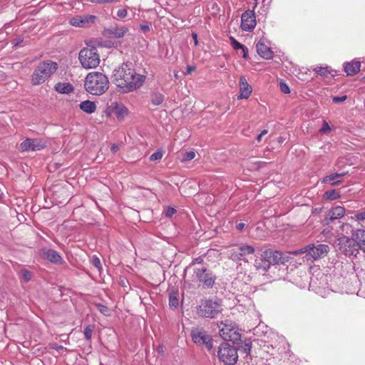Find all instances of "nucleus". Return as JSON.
<instances>
[{"mask_svg": "<svg viewBox=\"0 0 365 365\" xmlns=\"http://www.w3.org/2000/svg\"><path fill=\"white\" fill-rule=\"evenodd\" d=\"M145 80V76L137 73L128 63H123L116 68L112 76L113 83L122 89L123 93H130L139 88Z\"/></svg>", "mask_w": 365, "mask_h": 365, "instance_id": "1", "label": "nucleus"}, {"mask_svg": "<svg viewBox=\"0 0 365 365\" xmlns=\"http://www.w3.org/2000/svg\"><path fill=\"white\" fill-rule=\"evenodd\" d=\"M84 86L87 92L92 95L100 96L109 88L108 77L101 72H91L85 79Z\"/></svg>", "mask_w": 365, "mask_h": 365, "instance_id": "2", "label": "nucleus"}, {"mask_svg": "<svg viewBox=\"0 0 365 365\" xmlns=\"http://www.w3.org/2000/svg\"><path fill=\"white\" fill-rule=\"evenodd\" d=\"M58 69L57 63L48 60L41 62L33 72L31 82L34 86L43 83Z\"/></svg>", "mask_w": 365, "mask_h": 365, "instance_id": "3", "label": "nucleus"}, {"mask_svg": "<svg viewBox=\"0 0 365 365\" xmlns=\"http://www.w3.org/2000/svg\"><path fill=\"white\" fill-rule=\"evenodd\" d=\"M329 252V247L327 245L319 244L314 246L309 244L304 247L292 252L294 255L306 253L307 260H317L326 256Z\"/></svg>", "mask_w": 365, "mask_h": 365, "instance_id": "4", "label": "nucleus"}, {"mask_svg": "<svg viewBox=\"0 0 365 365\" xmlns=\"http://www.w3.org/2000/svg\"><path fill=\"white\" fill-rule=\"evenodd\" d=\"M222 311V305L218 299L205 300L197 307V314L207 318H215Z\"/></svg>", "mask_w": 365, "mask_h": 365, "instance_id": "5", "label": "nucleus"}, {"mask_svg": "<svg viewBox=\"0 0 365 365\" xmlns=\"http://www.w3.org/2000/svg\"><path fill=\"white\" fill-rule=\"evenodd\" d=\"M78 58L82 66L87 69L96 68L100 63L99 54L95 47L81 50Z\"/></svg>", "mask_w": 365, "mask_h": 365, "instance_id": "6", "label": "nucleus"}, {"mask_svg": "<svg viewBox=\"0 0 365 365\" xmlns=\"http://www.w3.org/2000/svg\"><path fill=\"white\" fill-rule=\"evenodd\" d=\"M262 257L264 259L262 264H256L255 266L257 269H262L263 271H267L270 264H284L287 261L283 254L277 250H267L264 252Z\"/></svg>", "mask_w": 365, "mask_h": 365, "instance_id": "7", "label": "nucleus"}, {"mask_svg": "<svg viewBox=\"0 0 365 365\" xmlns=\"http://www.w3.org/2000/svg\"><path fill=\"white\" fill-rule=\"evenodd\" d=\"M193 281L198 282L204 288L212 287L216 277L206 267H197L193 269Z\"/></svg>", "mask_w": 365, "mask_h": 365, "instance_id": "8", "label": "nucleus"}, {"mask_svg": "<svg viewBox=\"0 0 365 365\" xmlns=\"http://www.w3.org/2000/svg\"><path fill=\"white\" fill-rule=\"evenodd\" d=\"M218 356L227 365H234L238 358L235 348L227 343L220 344L218 350Z\"/></svg>", "mask_w": 365, "mask_h": 365, "instance_id": "9", "label": "nucleus"}, {"mask_svg": "<svg viewBox=\"0 0 365 365\" xmlns=\"http://www.w3.org/2000/svg\"><path fill=\"white\" fill-rule=\"evenodd\" d=\"M339 250L344 252L346 255H356L359 252L357 243L354 240V239L351 237V238H349L347 237H341L339 239Z\"/></svg>", "mask_w": 365, "mask_h": 365, "instance_id": "10", "label": "nucleus"}, {"mask_svg": "<svg viewBox=\"0 0 365 365\" xmlns=\"http://www.w3.org/2000/svg\"><path fill=\"white\" fill-rule=\"evenodd\" d=\"M220 329V335L225 341L236 343L240 340V334L235 327L230 323L222 324Z\"/></svg>", "mask_w": 365, "mask_h": 365, "instance_id": "11", "label": "nucleus"}, {"mask_svg": "<svg viewBox=\"0 0 365 365\" xmlns=\"http://www.w3.org/2000/svg\"><path fill=\"white\" fill-rule=\"evenodd\" d=\"M46 147V142L38 138H26L19 145L21 152L37 151Z\"/></svg>", "mask_w": 365, "mask_h": 365, "instance_id": "12", "label": "nucleus"}, {"mask_svg": "<svg viewBox=\"0 0 365 365\" xmlns=\"http://www.w3.org/2000/svg\"><path fill=\"white\" fill-rule=\"evenodd\" d=\"M97 19L94 15L86 14L73 16L69 19L71 25L76 27L86 28L93 24Z\"/></svg>", "mask_w": 365, "mask_h": 365, "instance_id": "13", "label": "nucleus"}, {"mask_svg": "<svg viewBox=\"0 0 365 365\" xmlns=\"http://www.w3.org/2000/svg\"><path fill=\"white\" fill-rule=\"evenodd\" d=\"M192 341L198 345H205L207 349L212 348V342L210 336L202 330H193L191 334Z\"/></svg>", "mask_w": 365, "mask_h": 365, "instance_id": "14", "label": "nucleus"}, {"mask_svg": "<svg viewBox=\"0 0 365 365\" xmlns=\"http://www.w3.org/2000/svg\"><path fill=\"white\" fill-rule=\"evenodd\" d=\"M256 26V18L255 13L251 10H247L242 14L241 28L243 31H251Z\"/></svg>", "mask_w": 365, "mask_h": 365, "instance_id": "15", "label": "nucleus"}, {"mask_svg": "<svg viewBox=\"0 0 365 365\" xmlns=\"http://www.w3.org/2000/svg\"><path fill=\"white\" fill-rule=\"evenodd\" d=\"M109 109L119 120L123 119L128 115V109L120 102H113L109 106Z\"/></svg>", "mask_w": 365, "mask_h": 365, "instance_id": "16", "label": "nucleus"}, {"mask_svg": "<svg viewBox=\"0 0 365 365\" xmlns=\"http://www.w3.org/2000/svg\"><path fill=\"white\" fill-rule=\"evenodd\" d=\"M128 31V29L126 26H113L109 29H105L104 35L108 38H122Z\"/></svg>", "mask_w": 365, "mask_h": 365, "instance_id": "17", "label": "nucleus"}, {"mask_svg": "<svg viewBox=\"0 0 365 365\" xmlns=\"http://www.w3.org/2000/svg\"><path fill=\"white\" fill-rule=\"evenodd\" d=\"M252 87L247 83L245 76H241L240 78V91L238 99H247L249 98L252 93Z\"/></svg>", "mask_w": 365, "mask_h": 365, "instance_id": "18", "label": "nucleus"}, {"mask_svg": "<svg viewBox=\"0 0 365 365\" xmlns=\"http://www.w3.org/2000/svg\"><path fill=\"white\" fill-rule=\"evenodd\" d=\"M351 237L357 243L358 250L360 249L365 253V230L357 229L354 230Z\"/></svg>", "mask_w": 365, "mask_h": 365, "instance_id": "19", "label": "nucleus"}, {"mask_svg": "<svg viewBox=\"0 0 365 365\" xmlns=\"http://www.w3.org/2000/svg\"><path fill=\"white\" fill-rule=\"evenodd\" d=\"M257 53L264 58L270 59L272 58V51L271 49L260 40L256 45Z\"/></svg>", "mask_w": 365, "mask_h": 365, "instance_id": "20", "label": "nucleus"}, {"mask_svg": "<svg viewBox=\"0 0 365 365\" xmlns=\"http://www.w3.org/2000/svg\"><path fill=\"white\" fill-rule=\"evenodd\" d=\"M345 214V209L341 206H336L331 209L326 217L327 221H333L334 220L341 218Z\"/></svg>", "mask_w": 365, "mask_h": 365, "instance_id": "21", "label": "nucleus"}, {"mask_svg": "<svg viewBox=\"0 0 365 365\" xmlns=\"http://www.w3.org/2000/svg\"><path fill=\"white\" fill-rule=\"evenodd\" d=\"M361 63L359 61H352L344 63V71L348 76L355 75L360 71Z\"/></svg>", "mask_w": 365, "mask_h": 365, "instance_id": "22", "label": "nucleus"}, {"mask_svg": "<svg viewBox=\"0 0 365 365\" xmlns=\"http://www.w3.org/2000/svg\"><path fill=\"white\" fill-rule=\"evenodd\" d=\"M46 258L53 263L61 264L63 262L62 257L60 255L53 250H48L45 254Z\"/></svg>", "mask_w": 365, "mask_h": 365, "instance_id": "23", "label": "nucleus"}, {"mask_svg": "<svg viewBox=\"0 0 365 365\" xmlns=\"http://www.w3.org/2000/svg\"><path fill=\"white\" fill-rule=\"evenodd\" d=\"M80 108L87 113H93L96 110V106L94 102L90 101H84L79 105Z\"/></svg>", "mask_w": 365, "mask_h": 365, "instance_id": "24", "label": "nucleus"}, {"mask_svg": "<svg viewBox=\"0 0 365 365\" xmlns=\"http://www.w3.org/2000/svg\"><path fill=\"white\" fill-rule=\"evenodd\" d=\"M55 90L60 93H70L73 87L69 83H58L55 85Z\"/></svg>", "mask_w": 365, "mask_h": 365, "instance_id": "25", "label": "nucleus"}, {"mask_svg": "<svg viewBox=\"0 0 365 365\" xmlns=\"http://www.w3.org/2000/svg\"><path fill=\"white\" fill-rule=\"evenodd\" d=\"M344 175H345L344 173H334V174L329 175L328 176H326L324 178L323 182H325V183H328L329 182L331 185H338L341 182V180H337V179L339 178L343 177Z\"/></svg>", "mask_w": 365, "mask_h": 365, "instance_id": "26", "label": "nucleus"}, {"mask_svg": "<svg viewBox=\"0 0 365 365\" xmlns=\"http://www.w3.org/2000/svg\"><path fill=\"white\" fill-rule=\"evenodd\" d=\"M240 255L242 257V260L244 257L247 255L253 254L255 252V248L250 245H245L239 247Z\"/></svg>", "mask_w": 365, "mask_h": 365, "instance_id": "27", "label": "nucleus"}, {"mask_svg": "<svg viewBox=\"0 0 365 365\" xmlns=\"http://www.w3.org/2000/svg\"><path fill=\"white\" fill-rule=\"evenodd\" d=\"M164 100V96L160 93H155L152 95L151 101L155 106L160 105Z\"/></svg>", "mask_w": 365, "mask_h": 365, "instance_id": "28", "label": "nucleus"}, {"mask_svg": "<svg viewBox=\"0 0 365 365\" xmlns=\"http://www.w3.org/2000/svg\"><path fill=\"white\" fill-rule=\"evenodd\" d=\"M19 274H20V277L21 278V279L24 282H29L31 278H32V273L31 272L27 270V269H21L20 272H19Z\"/></svg>", "mask_w": 365, "mask_h": 365, "instance_id": "29", "label": "nucleus"}, {"mask_svg": "<svg viewBox=\"0 0 365 365\" xmlns=\"http://www.w3.org/2000/svg\"><path fill=\"white\" fill-rule=\"evenodd\" d=\"M324 196L327 199H329V200H336V199L339 198L340 197V195L335 190H331L327 191L324 193Z\"/></svg>", "mask_w": 365, "mask_h": 365, "instance_id": "30", "label": "nucleus"}, {"mask_svg": "<svg viewBox=\"0 0 365 365\" xmlns=\"http://www.w3.org/2000/svg\"><path fill=\"white\" fill-rule=\"evenodd\" d=\"M240 253L239 247L237 249H232L229 251V256L233 260H242Z\"/></svg>", "mask_w": 365, "mask_h": 365, "instance_id": "31", "label": "nucleus"}, {"mask_svg": "<svg viewBox=\"0 0 365 365\" xmlns=\"http://www.w3.org/2000/svg\"><path fill=\"white\" fill-rule=\"evenodd\" d=\"M314 71L322 76H327L328 74L330 73V71L327 67H317L314 68Z\"/></svg>", "mask_w": 365, "mask_h": 365, "instance_id": "32", "label": "nucleus"}, {"mask_svg": "<svg viewBox=\"0 0 365 365\" xmlns=\"http://www.w3.org/2000/svg\"><path fill=\"white\" fill-rule=\"evenodd\" d=\"M93 330L94 326L88 325L85 328L83 333L86 340L89 341L91 339Z\"/></svg>", "mask_w": 365, "mask_h": 365, "instance_id": "33", "label": "nucleus"}, {"mask_svg": "<svg viewBox=\"0 0 365 365\" xmlns=\"http://www.w3.org/2000/svg\"><path fill=\"white\" fill-rule=\"evenodd\" d=\"M230 41L232 46L234 49H244V45L241 44L240 42H238L234 37L230 36Z\"/></svg>", "mask_w": 365, "mask_h": 365, "instance_id": "34", "label": "nucleus"}, {"mask_svg": "<svg viewBox=\"0 0 365 365\" xmlns=\"http://www.w3.org/2000/svg\"><path fill=\"white\" fill-rule=\"evenodd\" d=\"M169 304L172 307H177L178 306V299L175 294H171L169 297Z\"/></svg>", "mask_w": 365, "mask_h": 365, "instance_id": "35", "label": "nucleus"}, {"mask_svg": "<svg viewBox=\"0 0 365 365\" xmlns=\"http://www.w3.org/2000/svg\"><path fill=\"white\" fill-rule=\"evenodd\" d=\"M279 88L283 93L287 94L290 93L289 87L282 81L279 82Z\"/></svg>", "mask_w": 365, "mask_h": 365, "instance_id": "36", "label": "nucleus"}, {"mask_svg": "<svg viewBox=\"0 0 365 365\" xmlns=\"http://www.w3.org/2000/svg\"><path fill=\"white\" fill-rule=\"evenodd\" d=\"M195 157V153L194 151L186 152L183 154L182 160L184 161H189L192 160Z\"/></svg>", "mask_w": 365, "mask_h": 365, "instance_id": "37", "label": "nucleus"}, {"mask_svg": "<svg viewBox=\"0 0 365 365\" xmlns=\"http://www.w3.org/2000/svg\"><path fill=\"white\" fill-rule=\"evenodd\" d=\"M96 307L98 310L103 314L106 316L109 314V309L106 306L98 304L96 305Z\"/></svg>", "mask_w": 365, "mask_h": 365, "instance_id": "38", "label": "nucleus"}, {"mask_svg": "<svg viewBox=\"0 0 365 365\" xmlns=\"http://www.w3.org/2000/svg\"><path fill=\"white\" fill-rule=\"evenodd\" d=\"M92 264L94 267H96L99 271L101 269H102V267H101V260L100 259L96 257V256H93L92 257Z\"/></svg>", "mask_w": 365, "mask_h": 365, "instance_id": "39", "label": "nucleus"}, {"mask_svg": "<svg viewBox=\"0 0 365 365\" xmlns=\"http://www.w3.org/2000/svg\"><path fill=\"white\" fill-rule=\"evenodd\" d=\"M162 157H163V153L161 151H156L150 155V160L151 161H155V160L161 159Z\"/></svg>", "mask_w": 365, "mask_h": 365, "instance_id": "40", "label": "nucleus"}, {"mask_svg": "<svg viewBox=\"0 0 365 365\" xmlns=\"http://www.w3.org/2000/svg\"><path fill=\"white\" fill-rule=\"evenodd\" d=\"M331 130V128L327 121H324L322 127L319 130L320 133H327Z\"/></svg>", "mask_w": 365, "mask_h": 365, "instance_id": "41", "label": "nucleus"}, {"mask_svg": "<svg viewBox=\"0 0 365 365\" xmlns=\"http://www.w3.org/2000/svg\"><path fill=\"white\" fill-rule=\"evenodd\" d=\"M176 212V210L173 207H168L165 212V215L168 217H171Z\"/></svg>", "mask_w": 365, "mask_h": 365, "instance_id": "42", "label": "nucleus"}, {"mask_svg": "<svg viewBox=\"0 0 365 365\" xmlns=\"http://www.w3.org/2000/svg\"><path fill=\"white\" fill-rule=\"evenodd\" d=\"M346 99V96H335L332 98V101L335 103H339L344 102Z\"/></svg>", "mask_w": 365, "mask_h": 365, "instance_id": "43", "label": "nucleus"}, {"mask_svg": "<svg viewBox=\"0 0 365 365\" xmlns=\"http://www.w3.org/2000/svg\"><path fill=\"white\" fill-rule=\"evenodd\" d=\"M127 10L125 9H120L117 11V16L119 18H125L127 16Z\"/></svg>", "mask_w": 365, "mask_h": 365, "instance_id": "44", "label": "nucleus"}, {"mask_svg": "<svg viewBox=\"0 0 365 365\" xmlns=\"http://www.w3.org/2000/svg\"><path fill=\"white\" fill-rule=\"evenodd\" d=\"M355 219L359 221H364L365 220V212H361L356 213L354 216Z\"/></svg>", "mask_w": 365, "mask_h": 365, "instance_id": "45", "label": "nucleus"}, {"mask_svg": "<svg viewBox=\"0 0 365 365\" xmlns=\"http://www.w3.org/2000/svg\"><path fill=\"white\" fill-rule=\"evenodd\" d=\"M140 29L141 30L143 31V32H148L150 31V26L149 24H141L140 25Z\"/></svg>", "mask_w": 365, "mask_h": 365, "instance_id": "46", "label": "nucleus"}, {"mask_svg": "<svg viewBox=\"0 0 365 365\" xmlns=\"http://www.w3.org/2000/svg\"><path fill=\"white\" fill-rule=\"evenodd\" d=\"M119 0H96L98 1V4H108V3H113L117 2Z\"/></svg>", "mask_w": 365, "mask_h": 365, "instance_id": "47", "label": "nucleus"}, {"mask_svg": "<svg viewBox=\"0 0 365 365\" xmlns=\"http://www.w3.org/2000/svg\"><path fill=\"white\" fill-rule=\"evenodd\" d=\"M195 66H188L187 67V71H186V73L187 74H190L193 71H195Z\"/></svg>", "mask_w": 365, "mask_h": 365, "instance_id": "48", "label": "nucleus"}, {"mask_svg": "<svg viewBox=\"0 0 365 365\" xmlns=\"http://www.w3.org/2000/svg\"><path fill=\"white\" fill-rule=\"evenodd\" d=\"M118 149H119L118 145H115V144L112 145L111 148H110L111 151L113 153H116L118 150Z\"/></svg>", "mask_w": 365, "mask_h": 365, "instance_id": "49", "label": "nucleus"}, {"mask_svg": "<svg viewBox=\"0 0 365 365\" xmlns=\"http://www.w3.org/2000/svg\"><path fill=\"white\" fill-rule=\"evenodd\" d=\"M245 226V223L240 222V223H238L237 225V228L238 230L241 231V230H242L244 229Z\"/></svg>", "mask_w": 365, "mask_h": 365, "instance_id": "50", "label": "nucleus"}, {"mask_svg": "<svg viewBox=\"0 0 365 365\" xmlns=\"http://www.w3.org/2000/svg\"><path fill=\"white\" fill-rule=\"evenodd\" d=\"M242 57L244 58H247V48L244 46V49H242Z\"/></svg>", "mask_w": 365, "mask_h": 365, "instance_id": "51", "label": "nucleus"}, {"mask_svg": "<svg viewBox=\"0 0 365 365\" xmlns=\"http://www.w3.org/2000/svg\"><path fill=\"white\" fill-rule=\"evenodd\" d=\"M202 262V259L201 257H197L195 259V260L192 262V264H200Z\"/></svg>", "mask_w": 365, "mask_h": 365, "instance_id": "52", "label": "nucleus"}, {"mask_svg": "<svg viewBox=\"0 0 365 365\" xmlns=\"http://www.w3.org/2000/svg\"><path fill=\"white\" fill-rule=\"evenodd\" d=\"M192 38H193V39H194L195 44V45H197V43H198V42H197V35L196 34L193 33V34H192Z\"/></svg>", "mask_w": 365, "mask_h": 365, "instance_id": "53", "label": "nucleus"}, {"mask_svg": "<svg viewBox=\"0 0 365 365\" xmlns=\"http://www.w3.org/2000/svg\"><path fill=\"white\" fill-rule=\"evenodd\" d=\"M267 133V130H263L261 133H260V135L262 136L266 135Z\"/></svg>", "mask_w": 365, "mask_h": 365, "instance_id": "54", "label": "nucleus"}, {"mask_svg": "<svg viewBox=\"0 0 365 365\" xmlns=\"http://www.w3.org/2000/svg\"><path fill=\"white\" fill-rule=\"evenodd\" d=\"M262 136L260 135V133L258 135L257 140L258 142H260L262 140Z\"/></svg>", "mask_w": 365, "mask_h": 365, "instance_id": "55", "label": "nucleus"}, {"mask_svg": "<svg viewBox=\"0 0 365 365\" xmlns=\"http://www.w3.org/2000/svg\"><path fill=\"white\" fill-rule=\"evenodd\" d=\"M90 1L92 3L98 4V1H96V0H90Z\"/></svg>", "mask_w": 365, "mask_h": 365, "instance_id": "56", "label": "nucleus"}]
</instances>
